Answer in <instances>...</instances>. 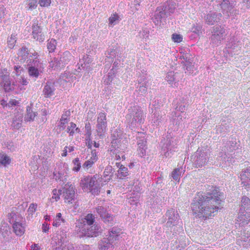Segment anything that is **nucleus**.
Here are the masks:
<instances>
[{"instance_id": "obj_28", "label": "nucleus", "mask_w": 250, "mask_h": 250, "mask_svg": "<svg viewBox=\"0 0 250 250\" xmlns=\"http://www.w3.org/2000/svg\"><path fill=\"white\" fill-rule=\"evenodd\" d=\"M23 115L21 112H17L15 114L13 119L11 126L14 129H18L21 126L22 123Z\"/></svg>"}, {"instance_id": "obj_36", "label": "nucleus", "mask_w": 250, "mask_h": 250, "mask_svg": "<svg viewBox=\"0 0 250 250\" xmlns=\"http://www.w3.org/2000/svg\"><path fill=\"white\" fill-rule=\"evenodd\" d=\"M175 117L173 118V124L179 126L182 125V123L184 122L187 118L185 113H178L175 112Z\"/></svg>"}, {"instance_id": "obj_40", "label": "nucleus", "mask_w": 250, "mask_h": 250, "mask_svg": "<svg viewBox=\"0 0 250 250\" xmlns=\"http://www.w3.org/2000/svg\"><path fill=\"white\" fill-rule=\"evenodd\" d=\"M121 231V230L120 229L115 227L112 228L109 231V236L108 238L113 241L116 240L119 238Z\"/></svg>"}, {"instance_id": "obj_37", "label": "nucleus", "mask_w": 250, "mask_h": 250, "mask_svg": "<svg viewBox=\"0 0 250 250\" xmlns=\"http://www.w3.org/2000/svg\"><path fill=\"white\" fill-rule=\"evenodd\" d=\"M75 79L76 77L72 73L69 72H65L60 76V82L61 84H62L63 82L71 83Z\"/></svg>"}, {"instance_id": "obj_24", "label": "nucleus", "mask_w": 250, "mask_h": 250, "mask_svg": "<svg viewBox=\"0 0 250 250\" xmlns=\"http://www.w3.org/2000/svg\"><path fill=\"white\" fill-rule=\"evenodd\" d=\"M66 233L67 231L65 229H62L57 233L58 241L56 244L58 246L65 247V244L68 242Z\"/></svg>"}, {"instance_id": "obj_57", "label": "nucleus", "mask_w": 250, "mask_h": 250, "mask_svg": "<svg viewBox=\"0 0 250 250\" xmlns=\"http://www.w3.org/2000/svg\"><path fill=\"white\" fill-rule=\"evenodd\" d=\"M95 162L93 161V160H91L90 159L86 161L84 164L83 165V168L84 169H88L89 168L91 167L93 165Z\"/></svg>"}, {"instance_id": "obj_13", "label": "nucleus", "mask_w": 250, "mask_h": 250, "mask_svg": "<svg viewBox=\"0 0 250 250\" xmlns=\"http://www.w3.org/2000/svg\"><path fill=\"white\" fill-rule=\"evenodd\" d=\"M71 57L69 52H65L60 60L55 58L49 62V66L54 69H58L67 63L69 58Z\"/></svg>"}, {"instance_id": "obj_31", "label": "nucleus", "mask_w": 250, "mask_h": 250, "mask_svg": "<svg viewBox=\"0 0 250 250\" xmlns=\"http://www.w3.org/2000/svg\"><path fill=\"white\" fill-rule=\"evenodd\" d=\"M13 228L17 235L21 236L24 233L25 227L24 224L21 222L15 221L13 223Z\"/></svg>"}, {"instance_id": "obj_1", "label": "nucleus", "mask_w": 250, "mask_h": 250, "mask_svg": "<svg viewBox=\"0 0 250 250\" xmlns=\"http://www.w3.org/2000/svg\"><path fill=\"white\" fill-rule=\"evenodd\" d=\"M223 195L217 189L207 193L198 192L194 198L191 208L199 217L207 219L218 212Z\"/></svg>"}, {"instance_id": "obj_38", "label": "nucleus", "mask_w": 250, "mask_h": 250, "mask_svg": "<svg viewBox=\"0 0 250 250\" xmlns=\"http://www.w3.org/2000/svg\"><path fill=\"white\" fill-rule=\"evenodd\" d=\"M167 17L173 13L175 10V3L173 2H167L162 6Z\"/></svg>"}, {"instance_id": "obj_12", "label": "nucleus", "mask_w": 250, "mask_h": 250, "mask_svg": "<svg viewBox=\"0 0 250 250\" xmlns=\"http://www.w3.org/2000/svg\"><path fill=\"white\" fill-rule=\"evenodd\" d=\"M106 127L107 122L105 114L101 112L98 114L96 125V130L100 137H103L104 133L106 131Z\"/></svg>"}, {"instance_id": "obj_56", "label": "nucleus", "mask_w": 250, "mask_h": 250, "mask_svg": "<svg viewBox=\"0 0 250 250\" xmlns=\"http://www.w3.org/2000/svg\"><path fill=\"white\" fill-rule=\"evenodd\" d=\"M172 41L177 43L181 42L183 40V36L176 33L173 34L171 37Z\"/></svg>"}, {"instance_id": "obj_5", "label": "nucleus", "mask_w": 250, "mask_h": 250, "mask_svg": "<svg viewBox=\"0 0 250 250\" xmlns=\"http://www.w3.org/2000/svg\"><path fill=\"white\" fill-rule=\"evenodd\" d=\"M29 76L36 80L43 73L44 66L38 57L29 58L26 61Z\"/></svg>"}, {"instance_id": "obj_61", "label": "nucleus", "mask_w": 250, "mask_h": 250, "mask_svg": "<svg viewBox=\"0 0 250 250\" xmlns=\"http://www.w3.org/2000/svg\"><path fill=\"white\" fill-rule=\"evenodd\" d=\"M51 3L50 0H40L39 1V3L41 6H48L50 5Z\"/></svg>"}, {"instance_id": "obj_41", "label": "nucleus", "mask_w": 250, "mask_h": 250, "mask_svg": "<svg viewBox=\"0 0 250 250\" xmlns=\"http://www.w3.org/2000/svg\"><path fill=\"white\" fill-rule=\"evenodd\" d=\"M27 113L25 116V121H34L35 117L37 116V114L33 111L32 108L27 106L26 108Z\"/></svg>"}, {"instance_id": "obj_33", "label": "nucleus", "mask_w": 250, "mask_h": 250, "mask_svg": "<svg viewBox=\"0 0 250 250\" xmlns=\"http://www.w3.org/2000/svg\"><path fill=\"white\" fill-rule=\"evenodd\" d=\"M240 211L248 212V215L250 213V200L246 196H243L241 200Z\"/></svg>"}, {"instance_id": "obj_64", "label": "nucleus", "mask_w": 250, "mask_h": 250, "mask_svg": "<svg viewBox=\"0 0 250 250\" xmlns=\"http://www.w3.org/2000/svg\"><path fill=\"white\" fill-rule=\"evenodd\" d=\"M54 196H52V198H54L56 201H57L60 199L59 195L60 194L58 192V190H57L56 189H55L53 190Z\"/></svg>"}, {"instance_id": "obj_16", "label": "nucleus", "mask_w": 250, "mask_h": 250, "mask_svg": "<svg viewBox=\"0 0 250 250\" xmlns=\"http://www.w3.org/2000/svg\"><path fill=\"white\" fill-rule=\"evenodd\" d=\"M222 17V15L221 13L210 11L205 15L204 20L206 24L212 25L215 23L219 22Z\"/></svg>"}, {"instance_id": "obj_34", "label": "nucleus", "mask_w": 250, "mask_h": 250, "mask_svg": "<svg viewBox=\"0 0 250 250\" xmlns=\"http://www.w3.org/2000/svg\"><path fill=\"white\" fill-rule=\"evenodd\" d=\"M220 161H222V164L224 165H223L222 167H229L231 164L234 163L235 162V158L232 156V155L227 154L225 153L224 155H222L220 157Z\"/></svg>"}, {"instance_id": "obj_18", "label": "nucleus", "mask_w": 250, "mask_h": 250, "mask_svg": "<svg viewBox=\"0 0 250 250\" xmlns=\"http://www.w3.org/2000/svg\"><path fill=\"white\" fill-rule=\"evenodd\" d=\"M96 211L104 223L108 224L109 225H112L115 223L114 217L107 213L104 207H98L96 208Z\"/></svg>"}, {"instance_id": "obj_49", "label": "nucleus", "mask_w": 250, "mask_h": 250, "mask_svg": "<svg viewBox=\"0 0 250 250\" xmlns=\"http://www.w3.org/2000/svg\"><path fill=\"white\" fill-rule=\"evenodd\" d=\"M187 105V103L184 101L183 100L180 101V103L177 104V105L175 107V110L177 113L178 111H180L181 113H184L185 110H186V106Z\"/></svg>"}, {"instance_id": "obj_4", "label": "nucleus", "mask_w": 250, "mask_h": 250, "mask_svg": "<svg viewBox=\"0 0 250 250\" xmlns=\"http://www.w3.org/2000/svg\"><path fill=\"white\" fill-rule=\"evenodd\" d=\"M125 118L128 124L139 125L144 122V114L141 107L134 106L128 109Z\"/></svg>"}, {"instance_id": "obj_46", "label": "nucleus", "mask_w": 250, "mask_h": 250, "mask_svg": "<svg viewBox=\"0 0 250 250\" xmlns=\"http://www.w3.org/2000/svg\"><path fill=\"white\" fill-rule=\"evenodd\" d=\"M232 140H233L232 139ZM239 146V144H238L236 140H231L229 141V142L227 144V149L231 152L234 150H236L238 148Z\"/></svg>"}, {"instance_id": "obj_6", "label": "nucleus", "mask_w": 250, "mask_h": 250, "mask_svg": "<svg viewBox=\"0 0 250 250\" xmlns=\"http://www.w3.org/2000/svg\"><path fill=\"white\" fill-rule=\"evenodd\" d=\"M210 151L207 148L198 149L192 156L193 165L196 167H202L208 164Z\"/></svg>"}, {"instance_id": "obj_3", "label": "nucleus", "mask_w": 250, "mask_h": 250, "mask_svg": "<svg viewBox=\"0 0 250 250\" xmlns=\"http://www.w3.org/2000/svg\"><path fill=\"white\" fill-rule=\"evenodd\" d=\"M99 176L97 174L93 176H87L81 180L80 186L84 191H89L92 194L98 195L100 191Z\"/></svg>"}, {"instance_id": "obj_53", "label": "nucleus", "mask_w": 250, "mask_h": 250, "mask_svg": "<svg viewBox=\"0 0 250 250\" xmlns=\"http://www.w3.org/2000/svg\"><path fill=\"white\" fill-rule=\"evenodd\" d=\"M56 46V41L54 39H51L47 43V48L49 52L54 51Z\"/></svg>"}, {"instance_id": "obj_20", "label": "nucleus", "mask_w": 250, "mask_h": 250, "mask_svg": "<svg viewBox=\"0 0 250 250\" xmlns=\"http://www.w3.org/2000/svg\"><path fill=\"white\" fill-rule=\"evenodd\" d=\"M241 185L246 189H250V168L244 169L240 174Z\"/></svg>"}, {"instance_id": "obj_54", "label": "nucleus", "mask_w": 250, "mask_h": 250, "mask_svg": "<svg viewBox=\"0 0 250 250\" xmlns=\"http://www.w3.org/2000/svg\"><path fill=\"white\" fill-rule=\"evenodd\" d=\"M16 37L14 35H11L10 38L8 39L7 44L8 46L10 48H13L15 45V43L16 42Z\"/></svg>"}, {"instance_id": "obj_29", "label": "nucleus", "mask_w": 250, "mask_h": 250, "mask_svg": "<svg viewBox=\"0 0 250 250\" xmlns=\"http://www.w3.org/2000/svg\"><path fill=\"white\" fill-rule=\"evenodd\" d=\"M182 75L178 73H175L173 71L169 72L167 73L166 80L170 84L175 83L181 79Z\"/></svg>"}, {"instance_id": "obj_15", "label": "nucleus", "mask_w": 250, "mask_h": 250, "mask_svg": "<svg viewBox=\"0 0 250 250\" xmlns=\"http://www.w3.org/2000/svg\"><path fill=\"white\" fill-rule=\"evenodd\" d=\"M137 138L138 140L137 142L138 153L141 157H144L146 154V135L142 132L138 133Z\"/></svg>"}, {"instance_id": "obj_22", "label": "nucleus", "mask_w": 250, "mask_h": 250, "mask_svg": "<svg viewBox=\"0 0 250 250\" xmlns=\"http://www.w3.org/2000/svg\"><path fill=\"white\" fill-rule=\"evenodd\" d=\"M19 56H21L23 59H26L28 56L31 58H35L38 57V53L34 50H28V48L25 46H22L19 50Z\"/></svg>"}, {"instance_id": "obj_9", "label": "nucleus", "mask_w": 250, "mask_h": 250, "mask_svg": "<svg viewBox=\"0 0 250 250\" xmlns=\"http://www.w3.org/2000/svg\"><path fill=\"white\" fill-rule=\"evenodd\" d=\"M60 195H62L65 203H72L75 198L76 189L72 184L67 183L61 189L58 190Z\"/></svg>"}, {"instance_id": "obj_43", "label": "nucleus", "mask_w": 250, "mask_h": 250, "mask_svg": "<svg viewBox=\"0 0 250 250\" xmlns=\"http://www.w3.org/2000/svg\"><path fill=\"white\" fill-rule=\"evenodd\" d=\"M185 170L182 167L176 168L172 172L171 177L174 180L179 181L182 173Z\"/></svg>"}, {"instance_id": "obj_30", "label": "nucleus", "mask_w": 250, "mask_h": 250, "mask_svg": "<svg viewBox=\"0 0 250 250\" xmlns=\"http://www.w3.org/2000/svg\"><path fill=\"white\" fill-rule=\"evenodd\" d=\"M155 19L154 22L156 24H159L162 19H165L167 17L165 13L162 6L158 7L155 12L154 15Z\"/></svg>"}, {"instance_id": "obj_47", "label": "nucleus", "mask_w": 250, "mask_h": 250, "mask_svg": "<svg viewBox=\"0 0 250 250\" xmlns=\"http://www.w3.org/2000/svg\"><path fill=\"white\" fill-rule=\"evenodd\" d=\"M80 129L76 127V125L72 122L70 123V125L67 127V132L69 133L70 135L73 136L75 132H79Z\"/></svg>"}, {"instance_id": "obj_8", "label": "nucleus", "mask_w": 250, "mask_h": 250, "mask_svg": "<svg viewBox=\"0 0 250 250\" xmlns=\"http://www.w3.org/2000/svg\"><path fill=\"white\" fill-rule=\"evenodd\" d=\"M127 140H121L115 139L111 142L110 151L113 155H115V159L117 160L121 159V152L124 151L127 148Z\"/></svg>"}, {"instance_id": "obj_51", "label": "nucleus", "mask_w": 250, "mask_h": 250, "mask_svg": "<svg viewBox=\"0 0 250 250\" xmlns=\"http://www.w3.org/2000/svg\"><path fill=\"white\" fill-rule=\"evenodd\" d=\"M113 168L111 166H107L104 170V177H109L107 179V180H110L112 175L113 174Z\"/></svg>"}, {"instance_id": "obj_19", "label": "nucleus", "mask_w": 250, "mask_h": 250, "mask_svg": "<svg viewBox=\"0 0 250 250\" xmlns=\"http://www.w3.org/2000/svg\"><path fill=\"white\" fill-rule=\"evenodd\" d=\"M237 243L245 248H247L250 246V231L245 230L242 231L237 239Z\"/></svg>"}, {"instance_id": "obj_42", "label": "nucleus", "mask_w": 250, "mask_h": 250, "mask_svg": "<svg viewBox=\"0 0 250 250\" xmlns=\"http://www.w3.org/2000/svg\"><path fill=\"white\" fill-rule=\"evenodd\" d=\"M66 222L65 220L62 217L61 213H58L54 219L53 226L55 227H59L62 224L65 225Z\"/></svg>"}, {"instance_id": "obj_50", "label": "nucleus", "mask_w": 250, "mask_h": 250, "mask_svg": "<svg viewBox=\"0 0 250 250\" xmlns=\"http://www.w3.org/2000/svg\"><path fill=\"white\" fill-rule=\"evenodd\" d=\"M120 20L121 19L119 16L118 15V14H115L112 15L111 17L109 18V24H110L112 26L114 25L117 24L120 21Z\"/></svg>"}, {"instance_id": "obj_14", "label": "nucleus", "mask_w": 250, "mask_h": 250, "mask_svg": "<svg viewBox=\"0 0 250 250\" xmlns=\"http://www.w3.org/2000/svg\"><path fill=\"white\" fill-rule=\"evenodd\" d=\"M137 138L138 140L137 142L138 153L141 157H144L146 154V135L142 132L138 133Z\"/></svg>"}, {"instance_id": "obj_17", "label": "nucleus", "mask_w": 250, "mask_h": 250, "mask_svg": "<svg viewBox=\"0 0 250 250\" xmlns=\"http://www.w3.org/2000/svg\"><path fill=\"white\" fill-rule=\"evenodd\" d=\"M136 91L139 94L141 95H145L147 92V87L148 86V81L145 75L139 77L137 82L135 84Z\"/></svg>"}, {"instance_id": "obj_63", "label": "nucleus", "mask_w": 250, "mask_h": 250, "mask_svg": "<svg viewBox=\"0 0 250 250\" xmlns=\"http://www.w3.org/2000/svg\"><path fill=\"white\" fill-rule=\"evenodd\" d=\"M90 159L96 162L98 160V157L96 154V152L95 150H92L91 151V156L90 157Z\"/></svg>"}, {"instance_id": "obj_48", "label": "nucleus", "mask_w": 250, "mask_h": 250, "mask_svg": "<svg viewBox=\"0 0 250 250\" xmlns=\"http://www.w3.org/2000/svg\"><path fill=\"white\" fill-rule=\"evenodd\" d=\"M128 168L125 166L122 167L120 169H118L117 171V177L120 179H122L123 177L128 175Z\"/></svg>"}, {"instance_id": "obj_2", "label": "nucleus", "mask_w": 250, "mask_h": 250, "mask_svg": "<svg viewBox=\"0 0 250 250\" xmlns=\"http://www.w3.org/2000/svg\"><path fill=\"white\" fill-rule=\"evenodd\" d=\"M95 217L92 214H88L84 218L79 220L77 223V232L80 237H97L101 233L102 229L97 225H93Z\"/></svg>"}, {"instance_id": "obj_7", "label": "nucleus", "mask_w": 250, "mask_h": 250, "mask_svg": "<svg viewBox=\"0 0 250 250\" xmlns=\"http://www.w3.org/2000/svg\"><path fill=\"white\" fill-rule=\"evenodd\" d=\"M226 29L221 25H216L212 28L210 37V43L213 46H218L225 39Z\"/></svg>"}, {"instance_id": "obj_60", "label": "nucleus", "mask_w": 250, "mask_h": 250, "mask_svg": "<svg viewBox=\"0 0 250 250\" xmlns=\"http://www.w3.org/2000/svg\"><path fill=\"white\" fill-rule=\"evenodd\" d=\"M64 173H62L61 172L59 171L58 174L54 173V176L56 180H60V181H63L66 179L65 176H63Z\"/></svg>"}, {"instance_id": "obj_35", "label": "nucleus", "mask_w": 250, "mask_h": 250, "mask_svg": "<svg viewBox=\"0 0 250 250\" xmlns=\"http://www.w3.org/2000/svg\"><path fill=\"white\" fill-rule=\"evenodd\" d=\"M70 115V112L68 110L65 111L62 115L60 120L59 124L58 125L60 129L63 130L65 128V125L68 123L69 120V117Z\"/></svg>"}, {"instance_id": "obj_45", "label": "nucleus", "mask_w": 250, "mask_h": 250, "mask_svg": "<svg viewBox=\"0 0 250 250\" xmlns=\"http://www.w3.org/2000/svg\"><path fill=\"white\" fill-rule=\"evenodd\" d=\"M11 163V159L6 154L0 153V164L6 167Z\"/></svg>"}, {"instance_id": "obj_62", "label": "nucleus", "mask_w": 250, "mask_h": 250, "mask_svg": "<svg viewBox=\"0 0 250 250\" xmlns=\"http://www.w3.org/2000/svg\"><path fill=\"white\" fill-rule=\"evenodd\" d=\"M37 207V204H31L30 205V206L28 209V211L30 213L32 214L33 212H35L36 211Z\"/></svg>"}, {"instance_id": "obj_26", "label": "nucleus", "mask_w": 250, "mask_h": 250, "mask_svg": "<svg viewBox=\"0 0 250 250\" xmlns=\"http://www.w3.org/2000/svg\"><path fill=\"white\" fill-rule=\"evenodd\" d=\"M236 221L239 225L244 226L248 224L250 221V213L248 215V212L240 211Z\"/></svg>"}, {"instance_id": "obj_23", "label": "nucleus", "mask_w": 250, "mask_h": 250, "mask_svg": "<svg viewBox=\"0 0 250 250\" xmlns=\"http://www.w3.org/2000/svg\"><path fill=\"white\" fill-rule=\"evenodd\" d=\"M32 35L34 39L40 42H42L44 40V35L42 32V29L38 24L34 23L32 25Z\"/></svg>"}, {"instance_id": "obj_27", "label": "nucleus", "mask_w": 250, "mask_h": 250, "mask_svg": "<svg viewBox=\"0 0 250 250\" xmlns=\"http://www.w3.org/2000/svg\"><path fill=\"white\" fill-rule=\"evenodd\" d=\"M172 147L170 140H167L166 143L164 144L162 146L161 154L166 158L171 157L172 154Z\"/></svg>"}, {"instance_id": "obj_44", "label": "nucleus", "mask_w": 250, "mask_h": 250, "mask_svg": "<svg viewBox=\"0 0 250 250\" xmlns=\"http://www.w3.org/2000/svg\"><path fill=\"white\" fill-rule=\"evenodd\" d=\"M38 0H26L25 1L26 7L27 10L32 11L37 8L38 5Z\"/></svg>"}, {"instance_id": "obj_21", "label": "nucleus", "mask_w": 250, "mask_h": 250, "mask_svg": "<svg viewBox=\"0 0 250 250\" xmlns=\"http://www.w3.org/2000/svg\"><path fill=\"white\" fill-rule=\"evenodd\" d=\"M55 90V83L53 81H47L45 83L43 93L44 97L46 98H50L54 95V91Z\"/></svg>"}, {"instance_id": "obj_39", "label": "nucleus", "mask_w": 250, "mask_h": 250, "mask_svg": "<svg viewBox=\"0 0 250 250\" xmlns=\"http://www.w3.org/2000/svg\"><path fill=\"white\" fill-rule=\"evenodd\" d=\"M165 115L160 113L159 112H155L152 116V121L156 125H159L160 123L165 119Z\"/></svg>"}, {"instance_id": "obj_32", "label": "nucleus", "mask_w": 250, "mask_h": 250, "mask_svg": "<svg viewBox=\"0 0 250 250\" xmlns=\"http://www.w3.org/2000/svg\"><path fill=\"white\" fill-rule=\"evenodd\" d=\"M1 84L6 92H9L13 89L14 87L11 84L10 78L9 76L3 75L2 76Z\"/></svg>"}, {"instance_id": "obj_11", "label": "nucleus", "mask_w": 250, "mask_h": 250, "mask_svg": "<svg viewBox=\"0 0 250 250\" xmlns=\"http://www.w3.org/2000/svg\"><path fill=\"white\" fill-rule=\"evenodd\" d=\"M179 215L173 208L168 210L166 213V218H162L159 220V222L161 224L164 223L167 219V220L166 223L167 228L172 227L176 225L178 222Z\"/></svg>"}, {"instance_id": "obj_55", "label": "nucleus", "mask_w": 250, "mask_h": 250, "mask_svg": "<svg viewBox=\"0 0 250 250\" xmlns=\"http://www.w3.org/2000/svg\"><path fill=\"white\" fill-rule=\"evenodd\" d=\"M73 163L74 165V167L73 168V170L75 171H78L81 167V164L80 162L79 159L78 158H75L73 161Z\"/></svg>"}, {"instance_id": "obj_52", "label": "nucleus", "mask_w": 250, "mask_h": 250, "mask_svg": "<svg viewBox=\"0 0 250 250\" xmlns=\"http://www.w3.org/2000/svg\"><path fill=\"white\" fill-rule=\"evenodd\" d=\"M227 123H229L228 119L227 120H222L221 121V125L217 127V131H219L221 132L222 131H225L226 130H228V129L229 128V126L226 125Z\"/></svg>"}, {"instance_id": "obj_25", "label": "nucleus", "mask_w": 250, "mask_h": 250, "mask_svg": "<svg viewBox=\"0 0 250 250\" xmlns=\"http://www.w3.org/2000/svg\"><path fill=\"white\" fill-rule=\"evenodd\" d=\"M113 242L109 238H104L99 243V248L101 250H111L114 247Z\"/></svg>"}, {"instance_id": "obj_10", "label": "nucleus", "mask_w": 250, "mask_h": 250, "mask_svg": "<svg viewBox=\"0 0 250 250\" xmlns=\"http://www.w3.org/2000/svg\"><path fill=\"white\" fill-rule=\"evenodd\" d=\"M235 5L233 0H223L220 4L222 12L227 18L238 14V10L234 9Z\"/></svg>"}, {"instance_id": "obj_59", "label": "nucleus", "mask_w": 250, "mask_h": 250, "mask_svg": "<svg viewBox=\"0 0 250 250\" xmlns=\"http://www.w3.org/2000/svg\"><path fill=\"white\" fill-rule=\"evenodd\" d=\"M14 70L13 73H15L17 76L20 75L21 72L23 70V68L19 65H15L14 66Z\"/></svg>"}, {"instance_id": "obj_58", "label": "nucleus", "mask_w": 250, "mask_h": 250, "mask_svg": "<svg viewBox=\"0 0 250 250\" xmlns=\"http://www.w3.org/2000/svg\"><path fill=\"white\" fill-rule=\"evenodd\" d=\"M122 135V131L119 130V131H114V132L112 133V137H113L112 141L115 139H120L121 140H126L125 139L121 138V136Z\"/></svg>"}]
</instances>
